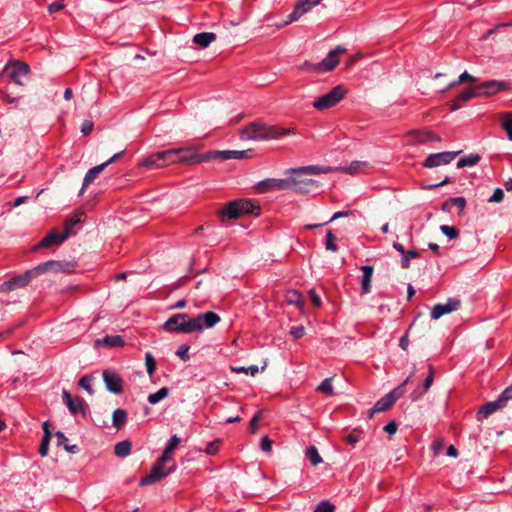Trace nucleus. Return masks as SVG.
<instances>
[{"mask_svg": "<svg viewBox=\"0 0 512 512\" xmlns=\"http://www.w3.org/2000/svg\"><path fill=\"white\" fill-rule=\"evenodd\" d=\"M220 320V316L212 311L198 314L195 317H190L186 313H178L168 318L162 327L167 332L189 334L212 328L218 324Z\"/></svg>", "mask_w": 512, "mask_h": 512, "instance_id": "1", "label": "nucleus"}, {"mask_svg": "<svg viewBox=\"0 0 512 512\" xmlns=\"http://www.w3.org/2000/svg\"><path fill=\"white\" fill-rule=\"evenodd\" d=\"M290 129L268 125L262 121H255L245 126L241 132V138L245 140L264 141L278 139L281 136L289 135Z\"/></svg>", "mask_w": 512, "mask_h": 512, "instance_id": "2", "label": "nucleus"}, {"mask_svg": "<svg viewBox=\"0 0 512 512\" xmlns=\"http://www.w3.org/2000/svg\"><path fill=\"white\" fill-rule=\"evenodd\" d=\"M29 72V65L21 62L11 63L5 69V73L9 76L13 86L25 85L29 81Z\"/></svg>", "mask_w": 512, "mask_h": 512, "instance_id": "3", "label": "nucleus"}, {"mask_svg": "<svg viewBox=\"0 0 512 512\" xmlns=\"http://www.w3.org/2000/svg\"><path fill=\"white\" fill-rule=\"evenodd\" d=\"M345 96V89L341 86H335L331 91L319 97L314 103L313 107L317 110H325L335 106Z\"/></svg>", "mask_w": 512, "mask_h": 512, "instance_id": "4", "label": "nucleus"}, {"mask_svg": "<svg viewBox=\"0 0 512 512\" xmlns=\"http://www.w3.org/2000/svg\"><path fill=\"white\" fill-rule=\"evenodd\" d=\"M174 468L175 465H173L171 468H167L166 465H163L160 462L156 461L155 464L152 466L150 472L146 476L141 478L139 485H152L167 477L169 474H171L174 471Z\"/></svg>", "mask_w": 512, "mask_h": 512, "instance_id": "5", "label": "nucleus"}, {"mask_svg": "<svg viewBox=\"0 0 512 512\" xmlns=\"http://www.w3.org/2000/svg\"><path fill=\"white\" fill-rule=\"evenodd\" d=\"M509 87L508 82L501 80H489L476 85L479 97L493 96L501 91L508 90Z\"/></svg>", "mask_w": 512, "mask_h": 512, "instance_id": "6", "label": "nucleus"}, {"mask_svg": "<svg viewBox=\"0 0 512 512\" xmlns=\"http://www.w3.org/2000/svg\"><path fill=\"white\" fill-rule=\"evenodd\" d=\"M286 180L289 183L288 189L299 194L310 193L319 187V182L313 179L294 177Z\"/></svg>", "mask_w": 512, "mask_h": 512, "instance_id": "7", "label": "nucleus"}, {"mask_svg": "<svg viewBox=\"0 0 512 512\" xmlns=\"http://www.w3.org/2000/svg\"><path fill=\"white\" fill-rule=\"evenodd\" d=\"M461 151H445L428 155L423 163L425 168H434L451 163Z\"/></svg>", "mask_w": 512, "mask_h": 512, "instance_id": "8", "label": "nucleus"}, {"mask_svg": "<svg viewBox=\"0 0 512 512\" xmlns=\"http://www.w3.org/2000/svg\"><path fill=\"white\" fill-rule=\"evenodd\" d=\"M32 280V270H27L22 275H15L0 284V291L11 292L27 286Z\"/></svg>", "mask_w": 512, "mask_h": 512, "instance_id": "9", "label": "nucleus"}, {"mask_svg": "<svg viewBox=\"0 0 512 512\" xmlns=\"http://www.w3.org/2000/svg\"><path fill=\"white\" fill-rule=\"evenodd\" d=\"M106 389L114 394H121L123 391V380L113 369H106L102 373Z\"/></svg>", "mask_w": 512, "mask_h": 512, "instance_id": "10", "label": "nucleus"}, {"mask_svg": "<svg viewBox=\"0 0 512 512\" xmlns=\"http://www.w3.org/2000/svg\"><path fill=\"white\" fill-rule=\"evenodd\" d=\"M288 186L289 183L286 179L268 178L256 183L255 189L259 193H267L273 190H287Z\"/></svg>", "mask_w": 512, "mask_h": 512, "instance_id": "11", "label": "nucleus"}, {"mask_svg": "<svg viewBox=\"0 0 512 512\" xmlns=\"http://www.w3.org/2000/svg\"><path fill=\"white\" fill-rule=\"evenodd\" d=\"M461 302L457 298H449L444 304H436L430 313L433 320H438L445 314L456 311L460 308Z\"/></svg>", "mask_w": 512, "mask_h": 512, "instance_id": "12", "label": "nucleus"}, {"mask_svg": "<svg viewBox=\"0 0 512 512\" xmlns=\"http://www.w3.org/2000/svg\"><path fill=\"white\" fill-rule=\"evenodd\" d=\"M345 51V48L341 46H337L335 49L331 50L327 56L318 63L321 72L332 71L339 63V56L345 53Z\"/></svg>", "mask_w": 512, "mask_h": 512, "instance_id": "13", "label": "nucleus"}, {"mask_svg": "<svg viewBox=\"0 0 512 512\" xmlns=\"http://www.w3.org/2000/svg\"><path fill=\"white\" fill-rule=\"evenodd\" d=\"M66 239L67 234L59 233L56 230H51L36 246H34V251L37 249L60 245Z\"/></svg>", "mask_w": 512, "mask_h": 512, "instance_id": "14", "label": "nucleus"}, {"mask_svg": "<svg viewBox=\"0 0 512 512\" xmlns=\"http://www.w3.org/2000/svg\"><path fill=\"white\" fill-rule=\"evenodd\" d=\"M172 152H156L148 155L146 158L143 159L141 162V166L147 168V169H158L161 167L166 166L165 163H163V160L165 158L167 159L168 156H170Z\"/></svg>", "mask_w": 512, "mask_h": 512, "instance_id": "15", "label": "nucleus"}, {"mask_svg": "<svg viewBox=\"0 0 512 512\" xmlns=\"http://www.w3.org/2000/svg\"><path fill=\"white\" fill-rule=\"evenodd\" d=\"M62 398H63L64 403L68 407L69 411L73 415H77L79 413L84 414L85 403L81 398H79V397L73 398L67 390H63Z\"/></svg>", "mask_w": 512, "mask_h": 512, "instance_id": "16", "label": "nucleus"}, {"mask_svg": "<svg viewBox=\"0 0 512 512\" xmlns=\"http://www.w3.org/2000/svg\"><path fill=\"white\" fill-rule=\"evenodd\" d=\"M479 95L477 93L476 86L469 87L462 91L452 102L451 110L456 111L460 109L464 102L473 99L478 98Z\"/></svg>", "mask_w": 512, "mask_h": 512, "instance_id": "17", "label": "nucleus"}, {"mask_svg": "<svg viewBox=\"0 0 512 512\" xmlns=\"http://www.w3.org/2000/svg\"><path fill=\"white\" fill-rule=\"evenodd\" d=\"M434 380V369L429 365V375L424 380L422 387L414 389L410 395L412 401L421 399L424 394L429 390Z\"/></svg>", "mask_w": 512, "mask_h": 512, "instance_id": "18", "label": "nucleus"}, {"mask_svg": "<svg viewBox=\"0 0 512 512\" xmlns=\"http://www.w3.org/2000/svg\"><path fill=\"white\" fill-rule=\"evenodd\" d=\"M107 167V163H102L93 168L89 169L84 176L82 188L79 192V195H82L85 189L93 183V181L99 176V174Z\"/></svg>", "mask_w": 512, "mask_h": 512, "instance_id": "19", "label": "nucleus"}, {"mask_svg": "<svg viewBox=\"0 0 512 512\" xmlns=\"http://www.w3.org/2000/svg\"><path fill=\"white\" fill-rule=\"evenodd\" d=\"M393 248L398 251L402 258H401V267L403 269H408L410 267L409 263V257L418 258L420 256L419 252L417 250H408L406 251L402 244L398 242L393 243Z\"/></svg>", "mask_w": 512, "mask_h": 512, "instance_id": "20", "label": "nucleus"}, {"mask_svg": "<svg viewBox=\"0 0 512 512\" xmlns=\"http://www.w3.org/2000/svg\"><path fill=\"white\" fill-rule=\"evenodd\" d=\"M369 167L370 163L367 161H353L350 165L338 167L336 170L350 175H357L365 172Z\"/></svg>", "mask_w": 512, "mask_h": 512, "instance_id": "21", "label": "nucleus"}, {"mask_svg": "<svg viewBox=\"0 0 512 512\" xmlns=\"http://www.w3.org/2000/svg\"><path fill=\"white\" fill-rule=\"evenodd\" d=\"M219 215L222 219V221H225L226 219H237L240 217L239 212V204L237 200L229 202L227 205L223 207V209L219 212Z\"/></svg>", "mask_w": 512, "mask_h": 512, "instance_id": "22", "label": "nucleus"}, {"mask_svg": "<svg viewBox=\"0 0 512 512\" xmlns=\"http://www.w3.org/2000/svg\"><path fill=\"white\" fill-rule=\"evenodd\" d=\"M361 270L363 272L361 279V293L368 294L371 291V282L374 269L373 266L363 265Z\"/></svg>", "mask_w": 512, "mask_h": 512, "instance_id": "23", "label": "nucleus"}, {"mask_svg": "<svg viewBox=\"0 0 512 512\" xmlns=\"http://www.w3.org/2000/svg\"><path fill=\"white\" fill-rule=\"evenodd\" d=\"M289 171L293 174H298V175H315V174H320V173H328L331 171V168L310 165V166L299 167L296 169H290Z\"/></svg>", "mask_w": 512, "mask_h": 512, "instance_id": "24", "label": "nucleus"}, {"mask_svg": "<svg viewBox=\"0 0 512 512\" xmlns=\"http://www.w3.org/2000/svg\"><path fill=\"white\" fill-rule=\"evenodd\" d=\"M503 408L500 403L497 401H491L483 405L477 412V419L483 420L488 418L490 415H492L497 410Z\"/></svg>", "mask_w": 512, "mask_h": 512, "instance_id": "25", "label": "nucleus"}, {"mask_svg": "<svg viewBox=\"0 0 512 512\" xmlns=\"http://www.w3.org/2000/svg\"><path fill=\"white\" fill-rule=\"evenodd\" d=\"M124 345V340L120 335H107L101 339L95 341V346H106V347H121Z\"/></svg>", "mask_w": 512, "mask_h": 512, "instance_id": "26", "label": "nucleus"}, {"mask_svg": "<svg viewBox=\"0 0 512 512\" xmlns=\"http://www.w3.org/2000/svg\"><path fill=\"white\" fill-rule=\"evenodd\" d=\"M65 266H68V264L64 265V264H62L61 262H58V261H47L44 264H41V265H38L37 267H34V271H36L38 273H43V272H46V271H54V272L67 271Z\"/></svg>", "mask_w": 512, "mask_h": 512, "instance_id": "27", "label": "nucleus"}, {"mask_svg": "<svg viewBox=\"0 0 512 512\" xmlns=\"http://www.w3.org/2000/svg\"><path fill=\"white\" fill-rule=\"evenodd\" d=\"M395 403L392 395L386 394L384 397L379 399L373 406L371 413L384 412L389 410Z\"/></svg>", "mask_w": 512, "mask_h": 512, "instance_id": "28", "label": "nucleus"}, {"mask_svg": "<svg viewBox=\"0 0 512 512\" xmlns=\"http://www.w3.org/2000/svg\"><path fill=\"white\" fill-rule=\"evenodd\" d=\"M215 40L216 35L213 32H202L193 37V42L202 48L208 47Z\"/></svg>", "mask_w": 512, "mask_h": 512, "instance_id": "29", "label": "nucleus"}, {"mask_svg": "<svg viewBox=\"0 0 512 512\" xmlns=\"http://www.w3.org/2000/svg\"><path fill=\"white\" fill-rule=\"evenodd\" d=\"M184 153H179L178 158V163H182V164H190V163H198L201 161V157L196 154L192 148H185L184 147Z\"/></svg>", "mask_w": 512, "mask_h": 512, "instance_id": "30", "label": "nucleus"}, {"mask_svg": "<svg viewBox=\"0 0 512 512\" xmlns=\"http://www.w3.org/2000/svg\"><path fill=\"white\" fill-rule=\"evenodd\" d=\"M249 150L237 151V150H224L217 151L216 157L222 160H230V159H243L247 157Z\"/></svg>", "mask_w": 512, "mask_h": 512, "instance_id": "31", "label": "nucleus"}, {"mask_svg": "<svg viewBox=\"0 0 512 512\" xmlns=\"http://www.w3.org/2000/svg\"><path fill=\"white\" fill-rule=\"evenodd\" d=\"M127 422V412L122 408H117L114 410L112 415V424L113 427L117 430L122 429Z\"/></svg>", "mask_w": 512, "mask_h": 512, "instance_id": "32", "label": "nucleus"}, {"mask_svg": "<svg viewBox=\"0 0 512 512\" xmlns=\"http://www.w3.org/2000/svg\"><path fill=\"white\" fill-rule=\"evenodd\" d=\"M285 301L290 305H295L298 308H303L304 300L300 292L297 290H288L285 293Z\"/></svg>", "mask_w": 512, "mask_h": 512, "instance_id": "33", "label": "nucleus"}, {"mask_svg": "<svg viewBox=\"0 0 512 512\" xmlns=\"http://www.w3.org/2000/svg\"><path fill=\"white\" fill-rule=\"evenodd\" d=\"M239 204L240 216L244 214H258L259 207L253 204L249 200L240 199L237 200Z\"/></svg>", "mask_w": 512, "mask_h": 512, "instance_id": "34", "label": "nucleus"}, {"mask_svg": "<svg viewBox=\"0 0 512 512\" xmlns=\"http://www.w3.org/2000/svg\"><path fill=\"white\" fill-rule=\"evenodd\" d=\"M501 125L507 138L512 141V112H505L501 115Z\"/></svg>", "mask_w": 512, "mask_h": 512, "instance_id": "35", "label": "nucleus"}, {"mask_svg": "<svg viewBox=\"0 0 512 512\" xmlns=\"http://www.w3.org/2000/svg\"><path fill=\"white\" fill-rule=\"evenodd\" d=\"M130 452H131V442L128 440L118 442L114 446V453L118 457H122V458L126 457L130 454Z\"/></svg>", "mask_w": 512, "mask_h": 512, "instance_id": "36", "label": "nucleus"}, {"mask_svg": "<svg viewBox=\"0 0 512 512\" xmlns=\"http://www.w3.org/2000/svg\"><path fill=\"white\" fill-rule=\"evenodd\" d=\"M480 159H481V157L478 154H469V155L462 157L458 160L457 167L463 168V167H467V166H469V167L475 166L476 164H478Z\"/></svg>", "mask_w": 512, "mask_h": 512, "instance_id": "37", "label": "nucleus"}, {"mask_svg": "<svg viewBox=\"0 0 512 512\" xmlns=\"http://www.w3.org/2000/svg\"><path fill=\"white\" fill-rule=\"evenodd\" d=\"M168 394L169 389L167 387H162L157 392L149 394L147 399L151 405H155L161 400L165 399Z\"/></svg>", "mask_w": 512, "mask_h": 512, "instance_id": "38", "label": "nucleus"}, {"mask_svg": "<svg viewBox=\"0 0 512 512\" xmlns=\"http://www.w3.org/2000/svg\"><path fill=\"white\" fill-rule=\"evenodd\" d=\"M80 215H75L65 220L63 234H67V238L74 234L73 227L81 222Z\"/></svg>", "mask_w": 512, "mask_h": 512, "instance_id": "39", "label": "nucleus"}, {"mask_svg": "<svg viewBox=\"0 0 512 512\" xmlns=\"http://www.w3.org/2000/svg\"><path fill=\"white\" fill-rule=\"evenodd\" d=\"M306 457L313 466H317L323 461L315 446H310L306 449Z\"/></svg>", "mask_w": 512, "mask_h": 512, "instance_id": "40", "label": "nucleus"}, {"mask_svg": "<svg viewBox=\"0 0 512 512\" xmlns=\"http://www.w3.org/2000/svg\"><path fill=\"white\" fill-rule=\"evenodd\" d=\"M163 152H172V154L170 156H168L167 159L165 158V160H163V163H165L166 165H170V164L178 163L177 155H179V153H184L185 151H184V147H180V148L164 150Z\"/></svg>", "mask_w": 512, "mask_h": 512, "instance_id": "41", "label": "nucleus"}, {"mask_svg": "<svg viewBox=\"0 0 512 512\" xmlns=\"http://www.w3.org/2000/svg\"><path fill=\"white\" fill-rule=\"evenodd\" d=\"M318 392H321L326 395H332L334 393L333 391V385H332V378H326L324 379L317 387L316 389Z\"/></svg>", "mask_w": 512, "mask_h": 512, "instance_id": "42", "label": "nucleus"}, {"mask_svg": "<svg viewBox=\"0 0 512 512\" xmlns=\"http://www.w3.org/2000/svg\"><path fill=\"white\" fill-rule=\"evenodd\" d=\"M145 365L148 375L151 377L156 370V362L153 355L150 352L145 354Z\"/></svg>", "mask_w": 512, "mask_h": 512, "instance_id": "43", "label": "nucleus"}, {"mask_svg": "<svg viewBox=\"0 0 512 512\" xmlns=\"http://www.w3.org/2000/svg\"><path fill=\"white\" fill-rule=\"evenodd\" d=\"M509 400H512V385L505 388L497 398L502 407H505Z\"/></svg>", "mask_w": 512, "mask_h": 512, "instance_id": "44", "label": "nucleus"}, {"mask_svg": "<svg viewBox=\"0 0 512 512\" xmlns=\"http://www.w3.org/2000/svg\"><path fill=\"white\" fill-rule=\"evenodd\" d=\"M92 382H93V376L91 375H85L83 376L79 381V386L86 390L90 395L93 394L92 389Z\"/></svg>", "mask_w": 512, "mask_h": 512, "instance_id": "45", "label": "nucleus"}, {"mask_svg": "<svg viewBox=\"0 0 512 512\" xmlns=\"http://www.w3.org/2000/svg\"><path fill=\"white\" fill-rule=\"evenodd\" d=\"M411 379V376L407 377L403 383L401 385H399L398 387H396L394 390H392L391 392H389L388 394L389 395H392L393 396V399L396 401L397 399H399L405 392V386L408 384V382L410 381Z\"/></svg>", "mask_w": 512, "mask_h": 512, "instance_id": "46", "label": "nucleus"}, {"mask_svg": "<svg viewBox=\"0 0 512 512\" xmlns=\"http://www.w3.org/2000/svg\"><path fill=\"white\" fill-rule=\"evenodd\" d=\"M232 371H234L235 373H245V374L254 376L259 372V368L256 365H251L248 367L239 366V367H233Z\"/></svg>", "mask_w": 512, "mask_h": 512, "instance_id": "47", "label": "nucleus"}, {"mask_svg": "<svg viewBox=\"0 0 512 512\" xmlns=\"http://www.w3.org/2000/svg\"><path fill=\"white\" fill-rule=\"evenodd\" d=\"M325 248L333 252L338 250L336 245V237L331 231H328L326 234Z\"/></svg>", "mask_w": 512, "mask_h": 512, "instance_id": "48", "label": "nucleus"}, {"mask_svg": "<svg viewBox=\"0 0 512 512\" xmlns=\"http://www.w3.org/2000/svg\"><path fill=\"white\" fill-rule=\"evenodd\" d=\"M441 232L450 239H455L459 236V231L457 228L449 225H442L440 227Z\"/></svg>", "mask_w": 512, "mask_h": 512, "instance_id": "49", "label": "nucleus"}, {"mask_svg": "<svg viewBox=\"0 0 512 512\" xmlns=\"http://www.w3.org/2000/svg\"><path fill=\"white\" fill-rule=\"evenodd\" d=\"M221 445H222V440L216 439L207 444V446L205 448V453L207 455H211V456L215 455L219 451V448Z\"/></svg>", "mask_w": 512, "mask_h": 512, "instance_id": "50", "label": "nucleus"}, {"mask_svg": "<svg viewBox=\"0 0 512 512\" xmlns=\"http://www.w3.org/2000/svg\"><path fill=\"white\" fill-rule=\"evenodd\" d=\"M362 432L358 429H354L348 435L345 436V441L350 445L354 446L361 439Z\"/></svg>", "mask_w": 512, "mask_h": 512, "instance_id": "51", "label": "nucleus"}, {"mask_svg": "<svg viewBox=\"0 0 512 512\" xmlns=\"http://www.w3.org/2000/svg\"><path fill=\"white\" fill-rule=\"evenodd\" d=\"M304 13L302 12V10L295 6L293 12L289 15V20L285 21L284 23L278 25L279 28L281 27H284L294 21H297Z\"/></svg>", "mask_w": 512, "mask_h": 512, "instance_id": "52", "label": "nucleus"}, {"mask_svg": "<svg viewBox=\"0 0 512 512\" xmlns=\"http://www.w3.org/2000/svg\"><path fill=\"white\" fill-rule=\"evenodd\" d=\"M320 0L311 2L310 0H298L296 6L299 7L303 13L308 12L312 7L316 6Z\"/></svg>", "mask_w": 512, "mask_h": 512, "instance_id": "53", "label": "nucleus"}, {"mask_svg": "<svg viewBox=\"0 0 512 512\" xmlns=\"http://www.w3.org/2000/svg\"><path fill=\"white\" fill-rule=\"evenodd\" d=\"M190 346L187 344H182L178 347L176 351V355L183 361H188L190 359L189 355Z\"/></svg>", "mask_w": 512, "mask_h": 512, "instance_id": "54", "label": "nucleus"}, {"mask_svg": "<svg viewBox=\"0 0 512 512\" xmlns=\"http://www.w3.org/2000/svg\"><path fill=\"white\" fill-rule=\"evenodd\" d=\"M335 507L329 501L320 502L314 512H334Z\"/></svg>", "mask_w": 512, "mask_h": 512, "instance_id": "55", "label": "nucleus"}, {"mask_svg": "<svg viewBox=\"0 0 512 512\" xmlns=\"http://www.w3.org/2000/svg\"><path fill=\"white\" fill-rule=\"evenodd\" d=\"M300 70L306 71V72H315V73H321L320 68L318 67V63L314 64L308 61H305L301 66Z\"/></svg>", "mask_w": 512, "mask_h": 512, "instance_id": "56", "label": "nucleus"}, {"mask_svg": "<svg viewBox=\"0 0 512 512\" xmlns=\"http://www.w3.org/2000/svg\"><path fill=\"white\" fill-rule=\"evenodd\" d=\"M180 441L181 440H180V438L177 435H173L169 439V442L167 443V445L165 447L166 453H172V451L177 448V446L179 445Z\"/></svg>", "mask_w": 512, "mask_h": 512, "instance_id": "57", "label": "nucleus"}, {"mask_svg": "<svg viewBox=\"0 0 512 512\" xmlns=\"http://www.w3.org/2000/svg\"><path fill=\"white\" fill-rule=\"evenodd\" d=\"M504 199V192L501 188H496L493 194L489 197V202L500 203Z\"/></svg>", "mask_w": 512, "mask_h": 512, "instance_id": "58", "label": "nucleus"}, {"mask_svg": "<svg viewBox=\"0 0 512 512\" xmlns=\"http://www.w3.org/2000/svg\"><path fill=\"white\" fill-rule=\"evenodd\" d=\"M289 333L294 339H300L305 335V328L302 325L295 326L290 329Z\"/></svg>", "mask_w": 512, "mask_h": 512, "instance_id": "59", "label": "nucleus"}, {"mask_svg": "<svg viewBox=\"0 0 512 512\" xmlns=\"http://www.w3.org/2000/svg\"><path fill=\"white\" fill-rule=\"evenodd\" d=\"M272 445L273 441L268 436H264L261 438L260 448L262 449V451L267 453L270 452L272 450Z\"/></svg>", "mask_w": 512, "mask_h": 512, "instance_id": "60", "label": "nucleus"}, {"mask_svg": "<svg viewBox=\"0 0 512 512\" xmlns=\"http://www.w3.org/2000/svg\"><path fill=\"white\" fill-rule=\"evenodd\" d=\"M451 206L455 205L457 206L460 211L464 210L466 206V199L464 197H453L450 198Z\"/></svg>", "mask_w": 512, "mask_h": 512, "instance_id": "61", "label": "nucleus"}, {"mask_svg": "<svg viewBox=\"0 0 512 512\" xmlns=\"http://www.w3.org/2000/svg\"><path fill=\"white\" fill-rule=\"evenodd\" d=\"M50 438H43L39 447V453L41 456H46L48 452Z\"/></svg>", "mask_w": 512, "mask_h": 512, "instance_id": "62", "label": "nucleus"}, {"mask_svg": "<svg viewBox=\"0 0 512 512\" xmlns=\"http://www.w3.org/2000/svg\"><path fill=\"white\" fill-rule=\"evenodd\" d=\"M93 122L85 120L81 125V132L84 135H89L93 130Z\"/></svg>", "mask_w": 512, "mask_h": 512, "instance_id": "63", "label": "nucleus"}, {"mask_svg": "<svg viewBox=\"0 0 512 512\" xmlns=\"http://www.w3.org/2000/svg\"><path fill=\"white\" fill-rule=\"evenodd\" d=\"M384 431L389 435H394L397 431V424L395 421H390L384 426Z\"/></svg>", "mask_w": 512, "mask_h": 512, "instance_id": "64", "label": "nucleus"}]
</instances>
